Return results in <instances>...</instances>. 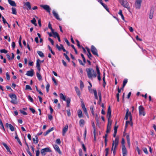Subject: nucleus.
<instances>
[{"label":"nucleus","mask_w":156,"mask_h":156,"mask_svg":"<svg viewBox=\"0 0 156 156\" xmlns=\"http://www.w3.org/2000/svg\"><path fill=\"white\" fill-rule=\"evenodd\" d=\"M119 14L120 15L121 17V18L122 19V20L124 21L125 19H124V17L123 16V14L122 13V11L121 10H120L119 11Z\"/></svg>","instance_id":"2f4dec72"},{"label":"nucleus","mask_w":156,"mask_h":156,"mask_svg":"<svg viewBox=\"0 0 156 156\" xmlns=\"http://www.w3.org/2000/svg\"><path fill=\"white\" fill-rule=\"evenodd\" d=\"M20 112L22 114H23L24 115H26L27 114V113L26 112L22 110H20Z\"/></svg>","instance_id":"0e129e2a"},{"label":"nucleus","mask_w":156,"mask_h":156,"mask_svg":"<svg viewBox=\"0 0 156 156\" xmlns=\"http://www.w3.org/2000/svg\"><path fill=\"white\" fill-rule=\"evenodd\" d=\"M96 71H97V73L98 79L99 81H100L101 80V76H100V71L98 66V65H96Z\"/></svg>","instance_id":"2eb2a0df"},{"label":"nucleus","mask_w":156,"mask_h":156,"mask_svg":"<svg viewBox=\"0 0 156 156\" xmlns=\"http://www.w3.org/2000/svg\"><path fill=\"white\" fill-rule=\"evenodd\" d=\"M49 87L50 85L49 83H48L46 87V91L47 93H48L49 92Z\"/></svg>","instance_id":"de8ad7c7"},{"label":"nucleus","mask_w":156,"mask_h":156,"mask_svg":"<svg viewBox=\"0 0 156 156\" xmlns=\"http://www.w3.org/2000/svg\"><path fill=\"white\" fill-rule=\"evenodd\" d=\"M29 109L34 114L35 112V110L33 108H30Z\"/></svg>","instance_id":"774afa93"},{"label":"nucleus","mask_w":156,"mask_h":156,"mask_svg":"<svg viewBox=\"0 0 156 156\" xmlns=\"http://www.w3.org/2000/svg\"><path fill=\"white\" fill-rule=\"evenodd\" d=\"M66 112H67V115L69 117L71 115L70 109H67L66 110Z\"/></svg>","instance_id":"09e8293b"},{"label":"nucleus","mask_w":156,"mask_h":156,"mask_svg":"<svg viewBox=\"0 0 156 156\" xmlns=\"http://www.w3.org/2000/svg\"><path fill=\"white\" fill-rule=\"evenodd\" d=\"M122 151L123 156H126L127 154V151L125 146L122 147Z\"/></svg>","instance_id":"a211bd4d"},{"label":"nucleus","mask_w":156,"mask_h":156,"mask_svg":"<svg viewBox=\"0 0 156 156\" xmlns=\"http://www.w3.org/2000/svg\"><path fill=\"white\" fill-rule=\"evenodd\" d=\"M92 124V126L93 127L94 129V131L96 132V127L94 123V122H93Z\"/></svg>","instance_id":"680f3d73"},{"label":"nucleus","mask_w":156,"mask_h":156,"mask_svg":"<svg viewBox=\"0 0 156 156\" xmlns=\"http://www.w3.org/2000/svg\"><path fill=\"white\" fill-rule=\"evenodd\" d=\"M154 9L153 7L151 8L149 15V18L150 19H152L153 17V15L154 12Z\"/></svg>","instance_id":"ddd939ff"},{"label":"nucleus","mask_w":156,"mask_h":156,"mask_svg":"<svg viewBox=\"0 0 156 156\" xmlns=\"http://www.w3.org/2000/svg\"><path fill=\"white\" fill-rule=\"evenodd\" d=\"M9 3L11 5L13 6H16V4L14 1L11 0H8Z\"/></svg>","instance_id":"393cba45"},{"label":"nucleus","mask_w":156,"mask_h":156,"mask_svg":"<svg viewBox=\"0 0 156 156\" xmlns=\"http://www.w3.org/2000/svg\"><path fill=\"white\" fill-rule=\"evenodd\" d=\"M81 56L82 57V58H83V62L84 63H86V59L85 58V57H84L83 54H81Z\"/></svg>","instance_id":"13d9d810"},{"label":"nucleus","mask_w":156,"mask_h":156,"mask_svg":"<svg viewBox=\"0 0 156 156\" xmlns=\"http://www.w3.org/2000/svg\"><path fill=\"white\" fill-rule=\"evenodd\" d=\"M25 5L27 7L28 9H31V7L29 2H27L25 4Z\"/></svg>","instance_id":"7c9ffc66"},{"label":"nucleus","mask_w":156,"mask_h":156,"mask_svg":"<svg viewBox=\"0 0 156 156\" xmlns=\"http://www.w3.org/2000/svg\"><path fill=\"white\" fill-rule=\"evenodd\" d=\"M53 147L56 151L58 152L59 154H61V152L59 147L57 145H53Z\"/></svg>","instance_id":"412c9836"},{"label":"nucleus","mask_w":156,"mask_h":156,"mask_svg":"<svg viewBox=\"0 0 156 156\" xmlns=\"http://www.w3.org/2000/svg\"><path fill=\"white\" fill-rule=\"evenodd\" d=\"M126 140L129 146L130 145V138L129 135H127L126 136Z\"/></svg>","instance_id":"473e14b6"},{"label":"nucleus","mask_w":156,"mask_h":156,"mask_svg":"<svg viewBox=\"0 0 156 156\" xmlns=\"http://www.w3.org/2000/svg\"><path fill=\"white\" fill-rule=\"evenodd\" d=\"M95 120L98 123L99 121V117L98 116V114H96L95 115Z\"/></svg>","instance_id":"3c124183"},{"label":"nucleus","mask_w":156,"mask_h":156,"mask_svg":"<svg viewBox=\"0 0 156 156\" xmlns=\"http://www.w3.org/2000/svg\"><path fill=\"white\" fill-rule=\"evenodd\" d=\"M143 151H144V152L146 154H148V152L146 148L145 147L143 149Z\"/></svg>","instance_id":"69168bd1"},{"label":"nucleus","mask_w":156,"mask_h":156,"mask_svg":"<svg viewBox=\"0 0 156 156\" xmlns=\"http://www.w3.org/2000/svg\"><path fill=\"white\" fill-rule=\"evenodd\" d=\"M60 97L61 99L66 102V106L67 107H69V104L70 102V99L69 97L66 98V96L62 93L60 94Z\"/></svg>","instance_id":"f03ea898"},{"label":"nucleus","mask_w":156,"mask_h":156,"mask_svg":"<svg viewBox=\"0 0 156 156\" xmlns=\"http://www.w3.org/2000/svg\"><path fill=\"white\" fill-rule=\"evenodd\" d=\"M93 93L95 97V98L96 99H98V98L97 96V93L96 89H94L93 90Z\"/></svg>","instance_id":"cd10ccee"},{"label":"nucleus","mask_w":156,"mask_h":156,"mask_svg":"<svg viewBox=\"0 0 156 156\" xmlns=\"http://www.w3.org/2000/svg\"><path fill=\"white\" fill-rule=\"evenodd\" d=\"M26 90H31L32 88H31L30 86L29 85H26Z\"/></svg>","instance_id":"bf43d9fd"},{"label":"nucleus","mask_w":156,"mask_h":156,"mask_svg":"<svg viewBox=\"0 0 156 156\" xmlns=\"http://www.w3.org/2000/svg\"><path fill=\"white\" fill-rule=\"evenodd\" d=\"M60 46L61 47H60L58 44L56 45V47L58 49V50L59 51H60L61 50H62L64 52H66V54H68V52L66 50L62 45L60 44Z\"/></svg>","instance_id":"9d476101"},{"label":"nucleus","mask_w":156,"mask_h":156,"mask_svg":"<svg viewBox=\"0 0 156 156\" xmlns=\"http://www.w3.org/2000/svg\"><path fill=\"white\" fill-rule=\"evenodd\" d=\"M109 148H107L105 149V156H107L108 153Z\"/></svg>","instance_id":"6e6d98bb"},{"label":"nucleus","mask_w":156,"mask_h":156,"mask_svg":"<svg viewBox=\"0 0 156 156\" xmlns=\"http://www.w3.org/2000/svg\"><path fill=\"white\" fill-rule=\"evenodd\" d=\"M98 2H99L103 7H104L106 9V10L108 12H109V10L108 8V7L103 2V1L101 0H100L98 1Z\"/></svg>","instance_id":"dca6fc26"},{"label":"nucleus","mask_w":156,"mask_h":156,"mask_svg":"<svg viewBox=\"0 0 156 156\" xmlns=\"http://www.w3.org/2000/svg\"><path fill=\"white\" fill-rule=\"evenodd\" d=\"M111 110L110 106H109L108 109V112L107 115V117L108 118V120H110L111 115Z\"/></svg>","instance_id":"f8f14e48"},{"label":"nucleus","mask_w":156,"mask_h":156,"mask_svg":"<svg viewBox=\"0 0 156 156\" xmlns=\"http://www.w3.org/2000/svg\"><path fill=\"white\" fill-rule=\"evenodd\" d=\"M40 6L41 7L43 8L47 12H48L49 14H50V10H51V9L49 6L46 5H40Z\"/></svg>","instance_id":"6e6552de"},{"label":"nucleus","mask_w":156,"mask_h":156,"mask_svg":"<svg viewBox=\"0 0 156 156\" xmlns=\"http://www.w3.org/2000/svg\"><path fill=\"white\" fill-rule=\"evenodd\" d=\"M112 122H110V120H108V124L107 127L106 132L108 133L110 132L111 128Z\"/></svg>","instance_id":"9b49d317"},{"label":"nucleus","mask_w":156,"mask_h":156,"mask_svg":"<svg viewBox=\"0 0 156 156\" xmlns=\"http://www.w3.org/2000/svg\"><path fill=\"white\" fill-rule=\"evenodd\" d=\"M9 128L12 131H13L14 130V128L11 124L10 125Z\"/></svg>","instance_id":"8fccbe9b"},{"label":"nucleus","mask_w":156,"mask_h":156,"mask_svg":"<svg viewBox=\"0 0 156 156\" xmlns=\"http://www.w3.org/2000/svg\"><path fill=\"white\" fill-rule=\"evenodd\" d=\"M130 112H129V109H126V115L125 117V119L126 120H127L129 116H130Z\"/></svg>","instance_id":"5701e85b"},{"label":"nucleus","mask_w":156,"mask_h":156,"mask_svg":"<svg viewBox=\"0 0 156 156\" xmlns=\"http://www.w3.org/2000/svg\"><path fill=\"white\" fill-rule=\"evenodd\" d=\"M19 43L20 47L22 48V45L21 44V36H20L19 39Z\"/></svg>","instance_id":"58836bf2"},{"label":"nucleus","mask_w":156,"mask_h":156,"mask_svg":"<svg viewBox=\"0 0 156 156\" xmlns=\"http://www.w3.org/2000/svg\"><path fill=\"white\" fill-rule=\"evenodd\" d=\"M52 13L54 16L58 20H61V19L59 17V16L57 13L54 10L52 11Z\"/></svg>","instance_id":"aec40b11"},{"label":"nucleus","mask_w":156,"mask_h":156,"mask_svg":"<svg viewBox=\"0 0 156 156\" xmlns=\"http://www.w3.org/2000/svg\"><path fill=\"white\" fill-rule=\"evenodd\" d=\"M15 134H16V136H15V139H16L18 142V143H19V144L21 145V146H22V143L20 140V139H19V138L18 137V135L17 134V133H16V132H15Z\"/></svg>","instance_id":"b1692460"},{"label":"nucleus","mask_w":156,"mask_h":156,"mask_svg":"<svg viewBox=\"0 0 156 156\" xmlns=\"http://www.w3.org/2000/svg\"><path fill=\"white\" fill-rule=\"evenodd\" d=\"M80 88L81 90H82L83 89V88L84 87V85L83 84V83L82 82V81L80 80Z\"/></svg>","instance_id":"4c0bfd02"},{"label":"nucleus","mask_w":156,"mask_h":156,"mask_svg":"<svg viewBox=\"0 0 156 156\" xmlns=\"http://www.w3.org/2000/svg\"><path fill=\"white\" fill-rule=\"evenodd\" d=\"M142 0H136L135 3V6L136 9H140Z\"/></svg>","instance_id":"39448f33"},{"label":"nucleus","mask_w":156,"mask_h":156,"mask_svg":"<svg viewBox=\"0 0 156 156\" xmlns=\"http://www.w3.org/2000/svg\"><path fill=\"white\" fill-rule=\"evenodd\" d=\"M28 76H33L34 75V70L33 69H31L30 71H27L26 74Z\"/></svg>","instance_id":"4468645a"},{"label":"nucleus","mask_w":156,"mask_h":156,"mask_svg":"<svg viewBox=\"0 0 156 156\" xmlns=\"http://www.w3.org/2000/svg\"><path fill=\"white\" fill-rule=\"evenodd\" d=\"M84 124V121L83 119H81L80 120L79 124L80 126H83Z\"/></svg>","instance_id":"72a5a7b5"},{"label":"nucleus","mask_w":156,"mask_h":156,"mask_svg":"<svg viewBox=\"0 0 156 156\" xmlns=\"http://www.w3.org/2000/svg\"><path fill=\"white\" fill-rule=\"evenodd\" d=\"M79 156H83L82 151L81 149L79 150Z\"/></svg>","instance_id":"e2e57ef3"},{"label":"nucleus","mask_w":156,"mask_h":156,"mask_svg":"<svg viewBox=\"0 0 156 156\" xmlns=\"http://www.w3.org/2000/svg\"><path fill=\"white\" fill-rule=\"evenodd\" d=\"M4 146V147L6 148V149L7 150V151L9 152V153L12 154V153L11 151H10V149L9 147L7 146V145L5 143H3L2 144Z\"/></svg>","instance_id":"4be33fe9"},{"label":"nucleus","mask_w":156,"mask_h":156,"mask_svg":"<svg viewBox=\"0 0 156 156\" xmlns=\"http://www.w3.org/2000/svg\"><path fill=\"white\" fill-rule=\"evenodd\" d=\"M78 115L79 118H81L83 117V114L81 110L80 109L78 110Z\"/></svg>","instance_id":"bb28decb"},{"label":"nucleus","mask_w":156,"mask_h":156,"mask_svg":"<svg viewBox=\"0 0 156 156\" xmlns=\"http://www.w3.org/2000/svg\"><path fill=\"white\" fill-rule=\"evenodd\" d=\"M38 79L39 80H42V76H41V74L39 73L38 72H37L36 73Z\"/></svg>","instance_id":"c85d7f7f"},{"label":"nucleus","mask_w":156,"mask_h":156,"mask_svg":"<svg viewBox=\"0 0 156 156\" xmlns=\"http://www.w3.org/2000/svg\"><path fill=\"white\" fill-rule=\"evenodd\" d=\"M6 79L8 80H10V76L9 75L8 72L6 73Z\"/></svg>","instance_id":"338daca9"},{"label":"nucleus","mask_w":156,"mask_h":156,"mask_svg":"<svg viewBox=\"0 0 156 156\" xmlns=\"http://www.w3.org/2000/svg\"><path fill=\"white\" fill-rule=\"evenodd\" d=\"M81 107L83 109L86 108V107L84 105V104L83 101H81Z\"/></svg>","instance_id":"603ef678"},{"label":"nucleus","mask_w":156,"mask_h":156,"mask_svg":"<svg viewBox=\"0 0 156 156\" xmlns=\"http://www.w3.org/2000/svg\"><path fill=\"white\" fill-rule=\"evenodd\" d=\"M53 37L55 38H56V37H58L59 36V35L57 32H55L53 33Z\"/></svg>","instance_id":"a19ab883"},{"label":"nucleus","mask_w":156,"mask_h":156,"mask_svg":"<svg viewBox=\"0 0 156 156\" xmlns=\"http://www.w3.org/2000/svg\"><path fill=\"white\" fill-rule=\"evenodd\" d=\"M81 107L83 109L86 108V107L84 105V104L83 101H81Z\"/></svg>","instance_id":"864d4df0"},{"label":"nucleus","mask_w":156,"mask_h":156,"mask_svg":"<svg viewBox=\"0 0 156 156\" xmlns=\"http://www.w3.org/2000/svg\"><path fill=\"white\" fill-rule=\"evenodd\" d=\"M12 14L16 15L17 14V12L16 11V9L14 8H12Z\"/></svg>","instance_id":"c9c22d12"},{"label":"nucleus","mask_w":156,"mask_h":156,"mask_svg":"<svg viewBox=\"0 0 156 156\" xmlns=\"http://www.w3.org/2000/svg\"><path fill=\"white\" fill-rule=\"evenodd\" d=\"M88 77L91 79L92 77L95 78L97 76V74L94 70L91 68H87L86 69Z\"/></svg>","instance_id":"f257e3e1"},{"label":"nucleus","mask_w":156,"mask_h":156,"mask_svg":"<svg viewBox=\"0 0 156 156\" xmlns=\"http://www.w3.org/2000/svg\"><path fill=\"white\" fill-rule=\"evenodd\" d=\"M41 153L44 155H45V152H51V151L50 150L49 147H46L44 149H42L41 150Z\"/></svg>","instance_id":"1a4fd4ad"},{"label":"nucleus","mask_w":156,"mask_h":156,"mask_svg":"<svg viewBox=\"0 0 156 156\" xmlns=\"http://www.w3.org/2000/svg\"><path fill=\"white\" fill-rule=\"evenodd\" d=\"M9 97L12 99L10 102L13 104H16L17 103V97L15 94H9Z\"/></svg>","instance_id":"7ed1b4c3"},{"label":"nucleus","mask_w":156,"mask_h":156,"mask_svg":"<svg viewBox=\"0 0 156 156\" xmlns=\"http://www.w3.org/2000/svg\"><path fill=\"white\" fill-rule=\"evenodd\" d=\"M89 84L90 86H88V88L89 91H90L91 90V87H92V85L91 83L90 82H89Z\"/></svg>","instance_id":"5fc2aeb1"},{"label":"nucleus","mask_w":156,"mask_h":156,"mask_svg":"<svg viewBox=\"0 0 156 156\" xmlns=\"http://www.w3.org/2000/svg\"><path fill=\"white\" fill-rule=\"evenodd\" d=\"M87 55L90 60L92 59L91 58L93 57V56L90 53V52L88 53V54H87Z\"/></svg>","instance_id":"49530a36"},{"label":"nucleus","mask_w":156,"mask_h":156,"mask_svg":"<svg viewBox=\"0 0 156 156\" xmlns=\"http://www.w3.org/2000/svg\"><path fill=\"white\" fill-rule=\"evenodd\" d=\"M91 51L94 55H96L98 57L99 55L98 53V50L94 45H92L91 46Z\"/></svg>","instance_id":"423d86ee"},{"label":"nucleus","mask_w":156,"mask_h":156,"mask_svg":"<svg viewBox=\"0 0 156 156\" xmlns=\"http://www.w3.org/2000/svg\"><path fill=\"white\" fill-rule=\"evenodd\" d=\"M36 20L34 18L31 21V23L34 24L35 26H37V24L36 23Z\"/></svg>","instance_id":"f704fd0d"},{"label":"nucleus","mask_w":156,"mask_h":156,"mask_svg":"<svg viewBox=\"0 0 156 156\" xmlns=\"http://www.w3.org/2000/svg\"><path fill=\"white\" fill-rule=\"evenodd\" d=\"M64 55L65 56L66 59L69 62L70 61V59L68 57L67 55L65 53H63Z\"/></svg>","instance_id":"a18cd8bd"},{"label":"nucleus","mask_w":156,"mask_h":156,"mask_svg":"<svg viewBox=\"0 0 156 156\" xmlns=\"http://www.w3.org/2000/svg\"><path fill=\"white\" fill-rule=\"evenodd\" d=\"M68 125H66L62 129V135L63 136H64L68 130Z\"/></svg>","instance_id":"6ab92c4d"},{"label":"nucleus","mask_w":156,"mask_h":156,"mask_svg":"<svg viewBox=\"0 0 156 156\" xmlns=\"http://www.w3.org/2000/svg\"><path fill=\"white\" fill-rule=\"evenodd\" d=\"M83 110L86 115L87 117L88 118H89V115L87 113L86 108L83 109Z\"/></svg>","instance_id":"79ce46f5"},{"label":"nucleus","mask_w":156,"mask_h":156,"mask_svg":"<svg viewBox=\"0 0 156 156\" xmlns=\"http://www.w3.org/2000/svg\"><path fill=\"white\" fill-rule=\"evenodd\" d=\"M0 52L1 53H4L6 54L8 52V51L5 49H1L0 50Z\"/></svg>","instance_id":"c03bdc74"},{"label":"nucleus","mask_w":156,"mask_h":156,"mask_svg":"<svg viewBox=\"0 0 156 156\" xmlns=\"http://www.w3.org/2000/svg\"><path fill=\"white\" fill-rule=\"evenodd\" d=\"M75 90L76 91V92L77 94V95L80 96V91L79 89V88H78V87H75Z\"/></svg>","instance_id":"a878e982"},{"label":"nucleus","mask_w":156,"mask_h":156,"mask_svg":"<svg viewBox=\"0 0 156 156\" xmlns=\"http://www.w3.org/2000/svg\"><path fill=\"white\" fill-rule=\"evenodd\" d=\"M0 125H1L2 128L3 130L4 131H5V129L3 123L2 122V121L1 119H0Z\"/></svg>","instance_id":"ea45409f"},{"label":"nucleus","mask_w":156,"mask_h":156,"mask_svg":"<svg viewBox=\"0 0 156 156\" xmlns=\"http://www.w3.org/2000/svg\"><path fill=\"white\" fill-rule=\"evenodd\" d=\"M48 41L51 43L52 45H54V42L53 40L50 38H48Z\"/></svg>","instance_id":"052dcab7"},{"label":"nucleus","mask_w":156,"mask_h":156,"mask_svg":"<svg viewBox=\"0 0 156 156\" xmlns=\"http://www.w3.org/2000/svg\"><path fill=\"white\" fill-rule=\"evenodd\" d=\"M52 80L54 82L55 85L56 86L58 85V83L57 82L54 76H53L52 78Z\"/></svg>","instance_id":"37998d69"},{"label":"nucleus","mask_w":156,"mask_h":156,"mask_svg":"<svg viewBox=\"0 0 156 156\" xmlns=\"http://www.w3.org/2000/svg\"><path fill=\"white\" fill-rule=\"evenodd\" d=\"M120 3L123 6L127 8L129 11L130 9L129 4L126 0H123V2H121Z\"/></svg>","instance_id":"20e7f679"},{"label":"nucleus","mask_w":156,"mask_h":156,"mask_svg":"<svg viewBox=\"0 0 156 156\" xmlns=\"http://www.w3.org/2000/svg\"><path fill=\"white\" fill-rule=\"evenodd\" d=\"M119 138L118 137H116L115 139V141H113L112 144L114 143V145H115L114 147L116 148L117 147L119 143Z\"/></svg>","instance_id":"f3484780"},{"label":"nucleus","mask_w":156,"mask_h":156,"mask_svg":"<svg viewBox=\"0 0 156 156\" xmlns=\"http://www.w3.org/2000/svg\"><path fill=\"white\" fill-rule=\"evenodd\" d=\"M28 100L30 101L31 102H33V99L31 98V96L30 95H28Z\"/></svg>","instance_id":"4d7b16f0"},{"label":"nucleus","mask_w":156,"mask_h":156,"mask_svg":"<svg viewBox=\"0 0 156 156\" xmlns=\"http://www.w3.org/2000/svg\"><path fill=\"white\" fill-rule=\"evenodd\" d=\"M144 109L142 105H140L139 107V111L140 115L145 116V113L144 112Z\"/></svg>","instance_id":"0eeeda50"},{"label":"nucleus","mask_w":156,"mask_h":156,"mask_svg":"<svg viewBox=\"0 0 156 156\" xmlns=\"http://www.w3.org/2000/svg\"><path fill=\"white\" fill-rule=\"evenodd\" d=\"M41 62V60L39 59H37L36 62V67H41L40 64L39 63L40 62Z\"/></svg>","instance_id":"e433bc0d"},{"label":"nucleus","mask_w":156,"mask_h":156,"mask_svg":"<svg viewBox=\"0 0 156 156\" xmlns=\"http://www.w3.org/2000/svg\"><path fill=\"white\" fill-rule=\"evenodd\" d=\"M37 53L38 55H39L40 57H44V55L43 53L41 51H37Z\"/></svg>","instance_id":"c756f323"}]
</instances>
